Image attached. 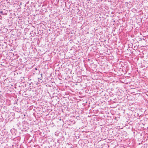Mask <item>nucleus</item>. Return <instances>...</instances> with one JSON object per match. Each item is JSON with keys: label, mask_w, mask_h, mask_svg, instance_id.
Returning <instances> with one entry per match:
<instances>
[{"label": "nucleus", "mask_w": 148, "mask_h": 148, "mask_svg": "<svg viewBox=\"0 0 148 148\" xmlns=\"http://www.w3.org/2000/svg\"><path fill=\"white\" fill-rule=\"evenodd\" d=\"M35 70H37V68H35Z\"/></svg>", "instance_id": "f257e3e1"}]
</instances>
